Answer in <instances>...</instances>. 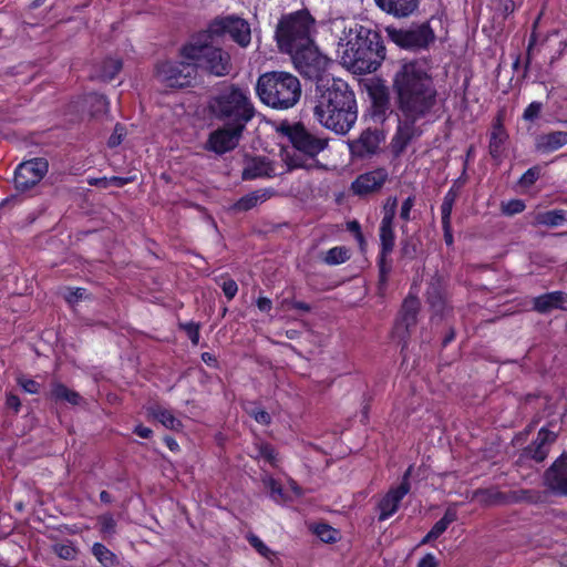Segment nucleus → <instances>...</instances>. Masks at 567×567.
<instances>
[{
  "label": "nucleus",
  "mask_w": 567,
  "mask_h": 567,
  "mask_svg": "<svg viewBox=\"0 0 567 567\" xmlns=\"http://www.w3.org/2000/svg\"><path fill=\"white\" fill-rule=\"evenodd\" d=\"M394 107L385 86L370 90V114L374 122L383 123L389 114L398 120L396 131L391 140V152L400 157L408 145L422 135L417 122L425 118L436 104V89L425 62L413 60L402 63L394 73L391 85Z\"/></svg>",
  "instance_id": "obj_1"
},
{
  "label": "nucleus",
  "mask_w": 567,
  "mask_h": 567,
  "mask_svg": "<svg viewBox=\"0 0 567 567\" xmlns=\"http://www.w3.org/2000/svg\"><path fill=\"white\" fill-rule=\"evenodd\" d=\"M313 116L326 128L346 135L355 124V94L342 79H319L312 96Z\"/></svg>",
  "instance_id": "obj_2"
},
{
  "label": "nucleus",
  "mask_w": 567,
  "mask_h": 567,
  "mask_svg": "<svg viewBox=\"0 0 567 567\" xmlns=\"http://www.w3.org/2000/svg\"><path fill=\"white\" fill-rule=\"evenodd\" d=\"M339 45L344 47L343 63L360 73L374 72L385 58V47L381 35L369 28L355 24L350 28Z\"/></svg>",
  "instance_id": "obj_3"
},
{
  "label": "nucleus",
  "mask_w": 567,
  "mask_h": 567,
  "mask_svg": "<svg viewBox=\"0 0 567 567\" xmlns=\"http://www.w3.org/2000/svg\"><path fill=\"white\" fill-rule=\"evenodd\" d=\"M208 110L221 124L245 128L257 113L249 90L234 83L221 86L209 99Z\"/></svg>",
  "instance_id": "obj_4"
},
{
  "label": "nucleus",
  "mask_w": 567,
  "mask_h": 567,
  "mask_svg": "<svg viewBox=\"0 0 567 567\" xmlns=\"http://www.w3.org/2000/svg\"><path fill=\"white\" fill-rule=\"evenodd\" d=\"M181 55L194 61L197 69H203L215 76H226L233 69L230 54L219 47V40L203 30L183 45Z\"/></svg>",
  "instance_id": "obj_5"
},
{
  "label": "nucleus",
  "mask_w": 567,
  "mask_h": 567,
  "mask_svg": "<svg viewBox=\"0 0 567 567\" xmlns=\"http://www.w3.org/2000/svg\"><path fill=\"white\" fill-rule=\"evenodd\" d=\"M256 93L265 105L275 110H288L299 102L301 84L289 72L270 71L258 78Z\"/></svg>",
  "instance_id": "obj_6"
},
{
  "label": "nucleus",
  "mask_w": 567,
  "mask_h": 567,
  "mask_svg": "<svg viewBox=\"0 0 567 567\" xmlns=\"http://www.w3.org/2000/svg\"><path fill=\"white\" fill-rule=\"evenodd\" d=\"M315 19L306 10H300L279 20L275 38L281 52H291L313 42Z\"/></svg>",
  "instance_id": "obj_7"
},
{
  "label": "nucleus",
  "mask_w": 567,
  "mask_h": 567,
  "mask_svg": "<svg viewBox=\"0 0 567 567\" xmlns=\"http://www.w3.org/2000/svg\"><path fill=\"white\" fill-rule=\"evenodd\" d=\"M292 59L295 68L298 72L309 79L315 80L316 83L319 79L329 78L326 71L330 60L327 55L320 52L315 41L307 44L289 54Z\"/></svg>",
  "instance_id": "obj_8"
},
{
  "label": "nucleus",
  "mask_w": 567,
  "mask_h": 567,
  "mask_svg": "<svg viewBox=\"0 0 567 567\" xmlns=\"http://www.w3.org/2000/svg\"><path fill=\"white\" fill-rule=\"evenodd\" d=\"M206 31L217 40L229 34L239 47L246 48L251 41L250 24L244 18L236 14L216 17L210 21Z\"/></svg>",
  "instance_id": "obj_9"
},
{
  "label": "nucleus",
  "mask_w": 567,
  "mask_h": 567,
  "mask_svg": "<svg viewBox=\"0 0 567 567\" xmlns=\"http://www.w3.org/2000/svg\"><path fill=\"white\" fill-rule=\"evenodd\" d=\"M388 38L398 47L410 50L425 49L435 39L434 32L427 22L412 24L408 29H398L393 25L385 28Z\"/></svg>",
  "instance_id": "obj_10"
},
{
  "label": "nucleus",
  "mask_w": 567,
  "mask_h": 567,
  "mask_svg": "<svg viewBox=\"0 0 567 567\" xmlns=\"http://www.w3.org/2000/svg\"><path fill=\"white\" fill-rule=\"evenodd\" d=\"M197 75L194 61H164L156 65V78L168 87H186Z\"/></svg>",
  "instance_id": "obj_11"
},
{
  "label": "nucleus",
  "mask_w": 567,
  "mask_h": 567,
  "mask_svg": "<svg viewBox=\"0 0 567 567\" xmlns=\"http://www.w3.org/2000/svg\"><path fill=\"white\" fill-rule=\"evenodd\" d=\"M280 132L289 138L298 152L310 158H315L328 145V140L316 136L302 123L282 124Z\"/></svg>",
  "instance_id": "obj_12"
},
{
  "label": "nucleus",
  "mask_w": 567,
  "mask_h": 567,
  "mask_svg": "<svg viewBox=\"0 0 567 567\" xmlns=\"http://www.w3.org/2000/svg\"><path fill=\"white\" fill-rule=\"evenodd\" d=\"M380 251L378 256L379 290L385 288L389 275L392 271L391 254L395 245L393 223H380L379 227Z\"/></svg>",
  "instance_id": "obj_13"
},
{
  "label": "nucleus",
  "mask_w": 567,
  "mask_h": 567,
  "mask_svg": "<svg viewBox=\"0 0 567 567\" xmlns=\"http://www.w3.org/2000/svg\"><path fill=\"white\" fill-rule=\"evenodd\" d=\"M245 130V127L223 124L221 127L209 133L205 150L214 152L217 155L230 152L239 145Z\"/></svg>",
  "instance_id": "obj_14"
},
{
  "label": "nucleus",
  "mask_w": 567,
  "mask_h": 567,
  "mask_svg": "<svg viewBox=\"0 0 567 567\" xmlns=\"http://www.w3.org/2000/svg\"><path fill=\"white\" fill-rule=\"evenodd\" d=\"M48 165L42 159H32L21 163L13 177L14 187L19 192H27L34 187L47 173Z\"/></svg>",
  "instance_id": "obj_15"
},
{
  "label": "nucleus",
  "mask_w": 567,
  "mask_h": 567,
  "mask_svg": "<svg viewBox=\"0 0 567 567\" xmlns=\"http://www.w3.org/2000/svg\"><path fill=\"white\" fill-rule=\"evenodd\" d=\"M420 307L421 303L417 297L408 296L403 300L395 321V333L400 339L405 340L409 338L411 329L416 326Z\"/></svg>",
  "instance_id": "obj_16"
},
{
  "label": "nucleus",
  "mask_w": 567,
  "mask_h": 567,
  "mask_svg": "<svg viewBox=\"0 0 567 567\" xmlns=\"http://www.w3.org/2000/svg\"><path fill=\"white\" fill-rule=\"evenodd\" d=\"M544 485L556 495H567V453H563L545 471Z\"/></svg>",
  "instance_id": "obj_17"
},
{
  "label": "nucleus",
  "mask_w": 567,
  "mask_h": 567,
  "mask_svg": "<svg viewBox=\"0 0 567 567\" xmlns=\"http://www.w3.org/2000/svg\"><path fill=\"white\" fill-rule=\"evenodd\" d=\"M384 140L383 131L369 127L362 131L357 140L349 143L350 152L352 155L361 158L374 155Z\"/></svg>",
  "instance_id": "obj_18"
},
{
  "label": "nucleus",
  "mask_w": 567,
  "mask_h": 567,
  "mask_svg": "<svg viewBox=\"0 0 567 567\" xmlns=\"http://www.w3.org/2000/svg\"><path fill=\"white\" fill-rule=\"evenodd\" d=\"M388 179V171L379 167L359 175L352 182L351 189L355 195L365 196L380 190Z\"/></svg>",
  "instance_id": "obj_19"
},
{
  "label": "nucleus",
  "mask_w": 567,
  "mask_h": 567,
  "mask_svg": "<svg viewBox=\"0 0 567 567\" xmlns=\"http://www.w3.org/2000/svg\"><path fill=\"white\" fill-rule=\"evenodd\" d=\"M556 439L557 434L555 432L542 427L537 433V437L524 449L520 457L543 462L547 457L549 449L555 443Z\"/></svg>",
  "instance_id": "obj_20"
},
{
  "label": "nucleus",
  "mask_w": 567,
  "mask_h": 567,
  "mask_svg": "<svg viewBox=\"0 0 567 567\" xmlns=\"http://www.w3.org/2000/svg\"><path fill=\"white\" fill-rule=\"evenodd\" d=\"M426 302L433 312L443 316L446 309V291L445 285L440 277H433L426 289Z\"/></svg>",
  "instance_id": "obj_21"
},
{
  "label": "nucleus",
  "mask_w": 567,
  "mask_h": 567,
  "mask_svg": "<svg viewBox=\"0 0 567 567\" xmlns=\"http://www.w3.org/2000/svg\"><path fill=\"white\" fill-rule=\"evenodd\" d=\"M385 13L402 19L412 16L419 8L420 0H374Z\"/></svg>",
  "instance_id": "obj_22"
},
{
  "label": "nucleus",
  "mask_w": 567,
  "mask_h": 567,
  "mask_svg": "<svg viewBox=\"0 0 567 567\" xmlns=\"http://www.w3.org/2000/svg\"><path fill=\"white\" fill-rule=\"evenodd\" d=\"M567 144V132L554 131L535 137V151L539 154L553 153Z\"/></svg>",
  "instance_id": "obj_23"
},
{
  "label": "nucleus",
  "mask_w": 567,
  "mask_h": 567,
  "mask_svg": "<svg viewBox=\"0 0 567 567\" xmlns=\"http://www.w3.org/2000/svg\"><path fill=\"white\" fill-rule=\"evenodd\" d=\"M274 176H276V172L272 163L261 156L248 159L241 173V178L244 181Z\"/></svg>",
  "instance_id": "obj_24"
},
{
  "label": "nucleus",
  "mask_w": 567,
  "mask_h": 567,
  "mask_svg": "<svg viewBox=\"0 0 567 567\" xmlns=\"http://www.w3.org/2000/svg\"><path fill=\"white\" fill-rule=\"evenodd\" d=\"M408 494L406 485H399L391 488L379 502V520H385L391 517L399 508L402 498Z\"/></svg>",
  "instance_id": "obj_25"
},
{
  "label": "nucleus",
  "mask_w": 567,
  "mask_h": 567,
  "mask_svg": "<svg viewBox=\"0 0 567 567\" xmlns=\"http://www.w3.org/2000/svg\"><path fill=\"white\" fill-rule=\"evenodd\" d=\"M472 501L486 507L508 505V492H502L495 487L478 488L473 492Z\"/></svg>",
  "instance_id": "obj_26"
},
{
  "label": "nucleus",
  "mask_w": 567,
  "mask_h": 567,
  "mask_svg": "<svg viewBox=\"0 0 567 567\" xmlns=\"http://www.w3.org/2000/svg\"><path fill=\"white\" fill-rule=\"evenodd\" d=\"M567 295L555 291L534 298V310L539 313H548L554 309H565Z\"/></svg>",
  "instance_id": "obj_27"
},
{
  "label": "nucleus",
  "mask_w": 567,
  "mask_h": 567,
  "mask_svg": "<svg viewBox=\"0 0 567 567\" xmlns=\"http://www.w3.org/2000/svg\"><path fill=\"white\" fill-rule=\"evenodd\" d=\"M146 411L150 416L161 422L167 429L179 431L183 427L181 420L174 416L171 410L157 403L150 404Z\"/></svg>",
  "instance_id": "obj_28"
},
{
  "label": "nucleus",
  "mask_w": 567,
  "mask_h": 567,
  "mask_svg": "<svg viewBox=\"0 0 567 567\" xmlns=\"http://www.w3.org/2000/svg\"><path fill=\"white\" fill-rule=\"evenodd\" d=\"M508 138V135L503 126V124L497 121L493 125V131L491 133L489 137V154L494 159H501L504 151H505V144Z\"/></svg>",
  "instance_id": "obj_29"
},
{
  "label": "nucleus",
  "mask_w": 567,
  "mask_h": 567,
  "mask_svg": "<svg viewBox=\"0 0 567 567\" xmlns=\"http://www.w3.org/2000/svg\"><path fill=\"white\" fill-rule=\"evenodd\" d=\"M542 501L543 494L537 489H515L508 492V505L517 503L537 504Z\"/></svg>",
  "instance_id": "obj_30"
},
{
  "label": "nucleus",
  "mask_w": 567,
  "mask_h": 567,
  "mask_svg": "<svg viewBox=\"0 0 567 567\" xmlns=\"http://www.w3.org/2000/svg\"><path fill=\"white\" fill-rule=\"evenodd\" d=\"M85 102L89 106L90 114L94 117L105 114L109 111V101L102 94L90 93Z\"/></svg>",
  "instance_id": "obj_31"
},
{
  "label": "nucleus",
  "mask_w": 567,
  "mask_h": 567,
  "mask_svg": "<svg viewBox=\"0 0 567 567\" xmlns=\"http://www.w3.org/2000/svg\"><path fill=\"white\" fill-rule=\"evenodd\" d=\"M265 195L258 192H252L239 198L233 206L231 210L235 213L248 212L257 206L264 199Z\"/></svg>",
  "instance_id": "obj_32"
},
{
  "label": "nucleus",
  "mask_w": 567,
  "mask_h": 567,
  "mask_svg": "<svg viewBox=\"0 0 567 567\" xmlns=\"http://www.w3.org/2000/svg\"><path fill=\"white\" fill-rule=\"evenodd\" d=\"M536 220L540 225L556 227L566 220V212L563 209H554L537 215Z\"/></svg>",
  "instance_id": "obj_33"
},
{
  "label": "nucleus",
  "mask_w": 567,
  "mask_h": 567,
  "mask_svg": "<svg viewBox=\"0 0 567 567\" xmlns=\"http://www.w3.org/2000/svg\"><path fill=\"white\" fill-rule=\"evenodd\" d=\"M92 553L95 558L104 566V567H115L116 557L115 555L106 548L103 544L95 543L92 546Z\"/></svg>",
  "instance_id": "obj_34"
},
{
  "label": "nucleus",
  "mask_w": 567,
  "mask_h": 567,
  "mask_svg": "<svg viewBox=\"0 0 567 567\" xmlns=\"http://www.w3.org/2000/svg\"><path fill=\"white\" fill-rule=\"evenodd\" d=\"M350 259V250L343 246L333 247L326 252L323 261L327 265H340Z\"/></svg>",
  "instance_id": "obj_35"
},
{
  "label": "nucleus",
  "mask_w": 567,
  "mask_h": 567,
  "mask_svg": "<svg viewBox=\"0 0 567 567\" xmlns=\"http://www.w3.org/2000/svg\"><path fill=\"white\" fill-rule=\"evenodd\" d=\"M122 61L120 59L109 58L105 59L101 66L100 76L105 81H111L122 69Z\"/></svg>",
  "instance_id": "obj_36"
},
{
  "label": "nucleus",
  "mask_w": 567,
  "mask_h": 567,
  "mask_svg": "<svg viewBox=\"0 0 567 567\" xmlns=\"http://www.w3.org/2000/svg\"><path fill=\"white\" fill-rule=\"evenodd\" d=\"M417 255V243L412 236L406 237L400 243V256L402 259L413 260Z\"/></svg>",
  "instance_id": "obj_37"
},
{
  "label": "nucleus",
  "mask_w": 567,
  "mask_h": 567,
  "mask_svg": "<svg viewBox=\"0 0 567 567\" xmlns=\"http://www.w3.org/2000/svg\"><path fill=\"white\" fill-rule=\"evenodd\" d=\"M53 553L65 560H73L78 555L76 548L70 543H59L52 546Z\"/></svg>",
  "instance_id": "obj_38"
},
{
  "label": "nucleus",
  "mask_w": 567,
  "mask_h": 567,
  "mask_svg": "<svg viewBox=\"0 0 567 567\" xmlns=\"http://www.w3.org/2000/svg\"><path fill=\"white\" fill-rule=\"evenodd\" d=\"M542 168L540 166L536 165L530 168H528L519 178L518 184L522 187H530L534 185L537 179L540 177Z\"/></svg>",
  "instance_id": "obj_39"
},
{
  "label": "nucleus",
  "mask_w": 567,
  "mask_h": 567,
  "mask_svg": "<svg viewBox=\"0 0 567 567\" xmlns=\"http://www.w3.org/2000/svg\"><path fill=\"white\" fill-rule=\"evenodd\" d=\"M398 208V198L389 197L383 205V223H394L395 214Z\"/></svg>",
  "instance_id": "obj_40"
},
{
  "label": "nucleus",
  "mask_w": 567,
  "mask_h": 567,
  "mask_svg": "<svg viewBox=\"0 0 567 567\" xmlns=\"http://www.w3.org/2000/svg\"><path fill=\"white\" fill-rule=\"evenodd\" d=\"M315 533L324 543H333L337 539V530L326 524H319Z\"/></svg>",
  "instance_id": "obj_41"
},
{
  "label": "nucleus",
  "mask_w": 567,
  "mask_h": 567,
  "mask_svg": "<svg viewBox=\"0 0 567 567\" xmlns=\"http://www.w3.org/2000/svg\"><path fill=\"white\" fill-rule=\"evenodd\" d=\"M526 205L522 199H511L506 203H502V213L507 216L519 214L525 209Z\"/></svg>",
  "instance_id": "obj_42"
},
{
  "label": "nucleus",
  "mask_w": 567,
  "mask_h": 567,
  "mask_svg": "<svg viewBox=\"0 0 567 567\" xmlns=\"http://www.w3.org/2000/svg\"><path fill=\"white\" fill-rule=\"evenodd\" d=\"M54 401L56 403H70L72 405H79L82 402V398L79 392H53Z\"/></svg>",
  "instance_id": "obj_43"
},
{
  "label": "nucleus",
  "mask_w": 567,
  "mask_h": 567,
  "mask_svg": "<svg viewBox=\"0 0 567 567\" xmlns=\"http://www.w3.org/2000/svg\"><path fill=\"white\" fill-rule=\"evenodd\" d=\"M179 328L184 330L187 337L190 339L193 344H198L199 342V324L193 321L179 323Z\"/></svg>",
  "instance_id": "obj_44"
},
{
  "label": "nucleus",
  "mask_w": 567,
  "mask_h": 567,
  "mask_svg": "<svg viewBox=\"0 0 567 567\" xmlns=\"http://www.w3.org/2000/svg\"><path fill=\"white\" fill-rule=\"evenodd\" d=\"M125 135H126L125 127L122 124L117 123L114 126L113 133L111 134V136L107 141L109 147L118 146L122 143Z\"/></svg>",
  "instance_id": "obj_45"
},
{
  "label": "nucleus",
  "mask_w": 567,
  "mask_h": 567,
  "mask_svg": "<svg viewBox=\"0 0 567 567\" xmlns=\"http://www.w3.org/2000/svg\"><path fill=\"white\" fill-rule=\"evenodd\" d=\"M248 542L261 556H264L265 558L271 557V549L268 548L259 537H257L256 535H250L248 537Z\"/></svg>",
  "instance_id": "obj_46"
},
{
  "label": "nucleus",
  "mask_w": 567,
  "mask_h": 567,
  "mask_svg": "<svg viewBox=\"0 0 567 567\" xmlns=\"http://www.w3.org/2000/svg\"><path fill=\"white\" fill-rule=\"evenodd\" d=\"M220 288L228 300H231L238 292V285L234 279L226 278L220 284Z\"/></svg>",
  "instance_id": "obj_47"
},
{
  "label": "nucleus",
  "mask_w": 567,
  "mask_h": 567,
  "mask_svg": "<svg viewBox=\"0 0 567 567\" xmlns=\"http://www.w3.org/2000/svg\"><path fill=\"white\" fill-rule=\"evenodd\" d=\"M543 110V104L540 102H532L524 111L523 118L526 121H535L538 118L540 112Z\"/></svg>",
  "instance_id": "obj_48"
},
{
  "label": "nucleus",
  "mask_w": 567,
  "mask_h": 567,
  "mask_svg": "<svg viewBox=\"0 0 567 567\" xmlns=\"http://www.w3.org/2000/svg\"><path fill=\"white\" fill-rule=\"evenodd\" d=\"M454 204L455 200L452 199V196L449 198L444 196L443 203L441 205L442 224L451 223V215Z\"/></svg>",
  "instance_id": "obj_49"
},
{
  "label": "nucleus",
  "mask_w": 567,
  "mask_h": 567,
  "mask_svg": "<svg viewBox=\"0 0 567 567\" xmlns=\"http://www.w3.org/2000/svg\"><path fill=\"white\" fill-rule=\"evenodd\" d=\"M285 163L287 164L288 166V172H291L292 169H296V168H305L307 167L306 165V161L299 156V155H289V154H286V157L284 158Z\"/></svg>",
  "instance_id": "obj_50"
},
{
  "label": "nucleus",
  "mask_w": 567,
  "mask_h": 567,
  "mask_svg": "<svg viewBox=\"0 0 567 567\" xmlns=\"http://www.w3.org/2000/svg\"><path fill=\"white\" fill-rule=\"evenodd\" d=\"M101 532L103 534H114L116 523L112 515H103L100 517Z\"/></svg>",
  "instance_id": "obj_51"
},
{
  "label": "nucleus",
  "mask_w": 567,
  "mask_h": 567,
  "mask_svg": "<svg viewBox=\"0 0 567 567\" xmlns=\"http://www.w3.org/2000/svg\"><path fill=\"white\" fill-rule=\"evenodd\" d=\"M259 455L270 464L276 462V451L270 444L262 443L259 445Z\"/></svg>",
  "instance_id": "obj_52"
},
{
  "label": "nucleus",
  "mask_w": 567,
  "mask_h": 567,
  "mask_svg": "<svg viewBox=\"0 0 567 567\" xmlns=\"http://www.w3.org/2000/svg\"><path fill=\"white\" fill-rule=\"evenodd\" d=\"M414 202H415V198L413 196H409L403 203H402V206H401V212H400V217L401 219H403L404 221H409L411 218H410V214H411V209L412 207L414 206Z\"/></svg>",
  "instance_id": "obj_53"
},
{
  "label": "nucleus",
  "mask_w": 567,
  "mask_h": 567,
  "mask_svg": "<svg viewBox=\"0 0 567 567\" xmlns=\"http://www.w3.org/2000/svg\"><path fill=\"white\" fill-rule=\"evenodd\" d=\"M250 415L260 424L267 425L270 423L271 417L268 412L260 409H252Z\"/></svg>",
  "instance_id": "obj_54"
},
{
  "label": "nucleus",
  "mask_w": 567,
  "mask_h": 567,
  "mask_svg": "<svg viewBox=\"0 0 567 567\" xmlns=\"http://www.w3.org/2000/svg\"><path fill=\"white\" fill-rule=\"evenodd\" d=\"M464 184H465V179L462 178V177H460L456 181H454L452 187L445 194V197L449 198L450 196H452V199L456 200L457 197L460 196L461 189H462Z\"/></svg>",
  "instance_id": "obj_55"
},
{
  "label": "nucleus",
  "mask_w": 567,
  "mask_h": 567,
  "mask_svg": "<svg viewBox=\"0 0 567 567\" xmlns=\"http://www.w3.org/2000/svg\"><path fill=\"white\" fill-rule=\"evenodd\" d=\"M85 295H86V289L75 288V289L69 291V293L65 296V299L69 303H75L80 299L84 298Z\"/></svg>",
  "instance_id": "obj_56"
},
{
  "label": "nucleus",
  "mask_w": 567,
  "mask_h": 567,
  "mask_svg": "<svg viewBox=\"0 0 567 567\" xmlns=\"http://www.w3.org/2000/svg\"><path fill=\"white\" fill-rule=\"evenodd\" d=\"M282 305L284 306H290L291 308H293L296 310H300L302 312H310L311 311V306L309 303H307V302H303V301L285 299L282 301Z\"/></svg>",
  "instance_id": "obj_57"
},
{
  "label": "nucleus",
  "mask_w": 567,
  "mask_h": 567,
  "mask_svg": "<svg viewBox=\"0 0 567 567\" xmlns=\"http://www.w3.org/2000/svg\"><path fill=\"white\" fill-rule=\"evenodd\" d=\"M134 181H135V177H133V176H130V177L112 176V177H109V187L110 186L123 187L126 184L132 183Z\"/></svg>",
  "instance_id": "obj_58"
},
{
  "label": "nucleus",
  "mask_w": 567,
  "mask_h": 567,
  "mask_svg": "<svg viewBox=\"0 0 567 567\" xmlns=\"http://www.w3.org/2000/svg\"><path fill=\"white\" fill-rule=\"evenodd\" d=\"M447 527L449 526L442 519L437 520L431 528L429 538H439Z\"/></svg>",
  "instance_id": "obj_59"
},
{
  "label": "nucleus",
  "mask_w": 567,
  "mask_h": 567,
  "mask_svg": "<svg viewBox=\"0 0 567 567\" xmlns=\"http://www.w3.org/2000/svg\"><path fill=\"white\" fill-rule=\"evenodd\" d=\"M268 487L270 488L271 497L275 501H279V497L282 495V489L280 485L272 478H269L267 482Z\"/></svg>",
  "instance_id": "obj_60"
},
{
  "label": "nucleus",
  "mask_w": 567,
  "mask_h": 567,
  "mask_svg": "<svg viewBox=\"0 0 567 567\" xmlns=\"http://www.w3.org/2000/svg\"><path fill=\"white\" fill-rule=\"evenodd\" d=\"M437 560L433 554H426L420 559L416 567H436Z\"/></svg>",
  "instance_id": "obj_61"
},
{
  "label": "nucleus",
  "mask_w": 567,
  "mask_h": 567,
  "mask_svg": "<svg viewBox=\"0 0 567 567\" xmlns=\"http://www.w3.org/2000/svg\"><path fill=\"white\" fill-rule=\"evenodd\" d=\"M87 184L101 188H109V177H91L87 179Z\"/></svg>",
  "instance_id": "obj_62"
},
{
  "label": "nucleus",
  "mask_w": 567,
  "mask_h": 567,
  "mask_svg": "<svg viewBox=\"0 0 567 567\" xmlns=\"http://www.w3.org/2000/svg\"><path fill=\"white\" fill-rule=\"evenodd\" d=\"M441 519L449 526L457 519V513L454 508L449 507Z\"/></svg>",
  "instance_id": "obj_63"
},
{
  "label": "nucleus",
  "mask_w": 567,
  "mask_h": 567,
  "mask_svg": "<svg viewBox=\"0 0 567 567\" xmlns=\"http://www.w3.org/2000/svg\"><path fill=\"white\" fill-rule=\"evenodd\" d=\"M257 307L262 312H268L271 310L272 302L269 298L266 297H259L257 299Z\"/></svg>",
  "instance_id": "obj_64"
}]
</instances>
